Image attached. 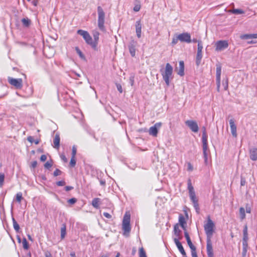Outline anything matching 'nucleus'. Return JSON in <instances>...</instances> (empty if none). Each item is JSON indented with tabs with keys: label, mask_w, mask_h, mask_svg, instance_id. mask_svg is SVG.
Returning <instances> with one entry per match:
<instances>
[{
	"label": "nucleus",
	"mask_w": 257,
	"mask_h": 257,
	"mask_svg": "<svg viewBox=\"0 0 257 257\" xmlns=\"http://www.w3.org/2000/svg\"><path fill=\"white\" fill-rule=\"evenodd\" d=\"M215 224L208 217L207 222L204 225V230L207 236V240L211 239L214 230Z\"/></svg>",
	"instance_id": "f257e3e1"
},
{
	"label": "nucleus",
	"mask_w": 257,
	"mask_h": 257,
	"mask_svg": "<svg viewBox=\"0 0 257 257\" xmlns=\"http://www.w3.org/2000/svg\"><path fill=\"white\" fill-rule=\"evenodd\" d=\"M98 13V27L99 29L104 32L105 31L104 27L105 13L100 6L97 7Z\"/></svg>",
	"instance_id": "f03ea898"
},
{
	"label": "nucleus",
	"mask_w": 257,
	"mask_h": 257,
	"mask_svg": "<svg viewBox=\"0 0 257 257\" xmlns=\"http://www.w3.org/2000/svg\"><path fill=\"white\" fill-rule=\"evenodd\" d=\"M173 73V67L169 64L167 63L166 65L165 70L162 73L163 78L167 86L170 84L169 79Z\"/></svg>",
	"instance_id": "7ed1b4c3"
},
{
	"label": "nucleus",
	"mask_w": 257,
	"mask_h": 257,
	"mask_svg": "<svg viewBox=\"0 0 257 257\" xmlns=\"http://www.w3.org/2000/svg\"><path fill=\"white\" fill-rule=\"evenodd\" d=\"M130 219V215L125 213L122 221V230L124 231V235H125L126 233H128L131 231Z\"/></svg>",
	"instance_id": "20e7f679"
},
{
	"label": "nucleus",
	"mask_w": 257,
	"mask_h": 257,
	"mask_svg": "<svg viewBox=\"0 0 257 257\" xmlns=\"http://www.w3.org/2000/svg\"><path fill=\"white\" fill-rule=\"evenodd\" d=\"M77 33L83 37L87 44L92 47V39L88 32L83 30H78Z\"/></svg>",
	"instance_id": "39448f33"
},
{
	"label": "nucleus",
	"mask_w": 257,
	"mask_h": 257,
	"mask_svg": "<svg viewBox=\"0 0 257 257\" xmlns=\"http://www.w3.org/2000/svg\"><path fill=\"white\" fill-rule=\"evenodd\" d=\"M8 82L12 85L15 86L17 89H21L23 87V80L21 78H13L8 77Z\"/></svg>",
	"instance_id": "423d86ee"
},
{
	"label": "nucleus",
	"mask_w": 257,
	"mask_h": 257,
	"mask_svg": "<svg viewBox=\"0 0 257 257\" xmlns=\"http://www.w3.org/2000/svg\"><path fill=\"white\" fill-rule=\"evenodd\" d=\"M203 49V45L201 41H198L197 53L196 59V63L197 66L199 65L202 58V50Z\"/></svg>",
	"instance_id": "0eeeda50"
},
{
	"label": "nucleus",
	"mask_w": 257,
	"mask_h": 257,
	"mask_svg": "<svg viewBox=\"0 0 257 257\" xmlns=\"http://www.w3.org/2000/svg\"><path fill=\"white\" fill-rule=\"evenodd\" d=\"M215 46V50L216 51H221L228 47V43L226 41L220 40L216 43Z\"/></svg>",
	"instance_id": "6e6552de"
},
{
	"label": "nucleus",
	"mask_w": 257,
	"mask_h": 257,
	"mask_svg": "<svg viewBox=\"0 0 257 257\" xmlns=\"http://www.w3.org/2000/svg\"><path fill=\"white\" fill-rule=\"evenodd\" d=\"M162 124V123L160 122L156 123L153 126L150 128L149 130V134L153 137H157L158 130L161 127Z\"/></svg>",
	"instance_id": "1a4fd4ad"
},
{
	"label": "nucleus",
	"mask_w": 257,
	"mask_h": 257,
	"mask_svg": "<svg viewBox=\"0 0 257 257\" xmlns=\"http://www.w3.org/2000/svg\"><path fill=\"white\" fill-rule=\"evenodd\" d=\"M178 39L181 42L190 43L192 42L190 34L188 33H183L178 35Z\"/></svg>",
	"instance_id": "9d476101"
},
{
	"label": "nucleus",
	"mask_w": 257,
	"mask_h": 257,
	"mask_svg": "<svg viewBox=\"0 0 257 257\" xmlns=\"http://www.w3.org/2000/svg\"><path fill=\"white\" fill-rule=\"evenodd\" d=\"M221 74V66L220 65H216V81L217 84V90L219 91Z\"/></svg>",
	"instance_id": "9b49d317"
},
{
	"label": "nucleus",
	"mask_w": 257,
	"mask_h": 257,
	"mask_svg": "<svg viewBox=\"0 0 257 257\" xmlns=\"http://www.w3.org/2000/svg\"><path fill=\"white\" fill-rule=\"evenodd\" d=\"M185 124L193 132H198L199 130V127L195 121L192 120H188L185 121Z\"/></svg>",
	"instance_id": "f8f14e48"
},
{
	"label": "nucleus",
	"mask_w": 257,
	"mask_h": 257,
	"mask_svg": "<svg viewBox=\"0 0 257 257\" xmlns=\"http://www.w3.org/2000/svg\"><path fill=\"white\" fill-rule=\"evenodd\" d=\"M92 35L94 38V41L92 40V48L96 50L99 40V33L97 30H93L92 31Z\"/></svg>",
	"instance_id": "ddd939ff"
},
{
	"label": "nucleus",
	"mask_w": 257,
	"mask_h": 257,
	"mask_svg": "<svg viewBox=\"0 0 257 257\" xmlns=\"http://www.w3.org/2000/svg\"><path fill=\"white\" fill-rule=\"evenodd\" d=\"M189 197L192 203H193L194 207L195 208L197 212H199V207L198 203V199L196 196L195 193L190 194Z\"/></svg>",
	"instance_id": "4468645a"
},
{
	"label": "nucleus",
	"mask_w": 257,
	"mask_h": 257,
	"mask_svg": "<svg viewBox=\"0 0 257 257\" xmlns=\"http://www.w3.org/2000/svg\"><path fill=\"white\" fill-rule=\"evenodd\" d=\"M206 250L208 257H214L211 239L207 240Z\"/></svg>",
	"instance_id": "2eb2a0df"
},
{
	"label": "nucleus",
	"mask_w": 257,
	"mask_h": 257,
	"mask_svg": "<svg viewBox=\"0 0 257 257\" xmlns=\"http://www.w3.org/2000/svg\"><path fill=\"white\" fill-rule=\"evenodd\" d=\"M136 45H137V42L134 40H132L130 43V44L128 46L130 53L132 57H134L136 55Z\"/></svg>",
	"instance_id": "dca6fc26"
},
{
	"label": "nucleus",
	"mask_w": 257,
	"mask_h": 257,
	"mask_svg": "<svg viewBox=\"0 0 257 257\" xmlns=\"http://www.w3.org/2000/svg\"><path fill=\"white\" fill-rule=\"evenodd\" d=\"M174 242L175 243L178 249L181 252V253L183 255V257L186 256V252L185 251L184 248L181 244V243L180 242L179 239L177 238H174Z\"/></svg>",
	"instance_id": "f3484780"
},
{
	"label": "nucleus",
	"mask_w": 257,
	"mask_h": 257,
	"mask_svg": "<svg viewBox=\"0 0 257 257\" xmlns=\"http://www.w3.org/2000/svg\"><path fill=\"white\" fill-rule=\"evenodd\" d=\"M249 157L250 159L252 161L257 160V148L253 147L249 149Z\"/></svg>",
	"instance_id": "a211bd4d"
},
{
	"label": "nucleus",
	"mask_w": 257,
	"mask_h": 257,
	"mask_svg": "<svg viewBox=\"0 0 257 257\" xmlns=\"http://www.w3.org/2000/svg\"><path fill=\"white\" fill-rule=\"evenodd\" d=\"M229 124L230 126L231 133L233 137H236L237 133H236V126L235 124L234 121L233 119H230L229 121Z\"/></svg>",
	"instance_id": "6ab92c4d"
},
{
	"label": "nucleus",
	"mask_w": 257,
	"mask_h": 257,
	"mask_svg": "<svg viewBox=\"0 0 257 257\" xmlns=\"http://www.w3.org/2000/svg\"><path fill=\"white\" fill-rule=\"evenodd\" d=\"M135 26L137 36L138 38H140L142 35V24L140 20L136 22Z\"/></svg>",
	"instance_id": "aec40b11"
},
{
	"label": "nucleus",
	"mask_w": 257,
	"mask_h": 257,
	"mask_svg": "<svg viewBox=\"0 0 257 257\" xmlns=\"http://www.w3.org/2000/svg\"><path fill=\"white\" fill-rule=\"evenodd\" d=\"M174 234L176 236V238H178L179 240L182 238V236L181 235L182 231L179 228V226L178 224H176L174 226Z\"/></svg>",
	"instance_id": "412c9836"
},
{
	"label": "nucleus",
	"mask_w": 257,
	"mask_h": 257,
	"mask_svg": "<svg viewBox=\"0 0 257 257\" xmlns=\"http://www.w3.org/2000/svg\"><path fill=\"white\" fill-rule=\"evenodd\" d=\"M177 74L181 76L184 75V63L183 61H180L179 63V68H176Z\"/></svg>",
	"instance_id": "4be33fe9"
},
{
	"label": "nucleus",
	"mask_w": 257,
	"mask_h": 257,
	"mask_svg": "<svg viewBox=\"0 0 257 257\" xmlns=\"http://www.w3.org/2000/svg\"><path fill=\"white\" fill-rule=\"evenodd\" d=\"M60 138L59 135L58 134H56L55 136V137L53 139V143H54V148L57 149H58L60 147Z\"/></svg>",
	"instance_id": "5701e85b"
},
{
	"label": "nucleus",
	"mask_w": 257,
	"mask_h": 257,
	"mask_svg": "<svg viewBox=\"0 0 257 257\" xmlns=\"http://www.w3.org/2000/svg\"><path fill=\"white\" fill-rule=\"evenodd\" d=\"M184 236L186 239L187 243L189 247L190 248L191 250H192V249L196 248V247L193 244L190 238L189 235L187 231H184Z\"/></svg>",
	"instance_id": "b1692460"
},
{
	"label": "nucleus",
	"mask_w": 257,
	"mask_h": 257,
	"mask_svg": "<svg viewBox=\"0 0 257 257\" xmlns=\"http://www.w3.org/2000/svg\"><path fill=\"white\" fill-rule=\"evenodd\" d=\"M240 38L241 39H256L257 38V33L242 35L240 36Z\"/></svg>",
	"instance_id": "393cba45"
},
{
	"label": "nucleus",
	"mask_w": 257,
	"mask_h": 257,
	"mask_svg": "<svg viewBox=\"0 0 257 257\" xmlns=\"http://www.w3.org/2000/svg\"><path fill=\"white\" fill-rule=\"evenodd\" d=\"M100 203L101 200L100 198H95L92 200L91 204L95 208L98 209L99 207Z\"/></svg>",
	"instance_id": "a878e982"
},
{
	"label": "nucleus",
	"mask_w": 257,
	"mask_h": 257,
	"mask_svg": "<svg viewBox=\"0 0 257 257\" xmlns=\"http://www.w3.org/2000/svg\"><path fill=\"white\" fill-rule=\"evenodd\" d=\"M202 141L203 151H208L207 139H206L205 136L202 138Z\"/></svg>",
	"instance_id": "bb28decb"
},
{
	"label": "nucleus",
	"mask_w": 257,
	"mask_h": 257,
	"mask_svg": "<svg viewBox=\"0 0 257 257\" xmlns=\"http://www.w3.org/2000/svg\"><path fill=\"white\" fill-rule=\"evenodd\" d=\"M239 217L241 220H243L245 218V211L243 207H241L239 209Z\"/></svg>",
	"instance_id": "cd10ccee"
},
{
	"label": "nucleus",
	"mask_w": 257,
	"mask_h": 257,
	"mask_svg": "<svg viewBox=\"0 0 257 257\" xmlns=\"http://www.w3.org/2000/svg\"><path fill=\"white\" fill-rule=\"evenodd\" d=\"M187 185H188V189L189 190V194H192V193H195V191L194 190L193 186L192 185L191 181L190 179H188V180Z\"/></svg>",
	"instance_id": "c85d7f7f"
},
{
	"label": "nucleus",
	"mask_w": 257,
	"mask_h": 257,
	"mask_svg": "<svg viewBox=\"0 0 257 257\" xmlns=\"http://www.w3.org/2000/svg\"><path fill=\"white\" fill-rule=\"evenodd\" d=\"M66 233V226L65 224H63L61 228V238L63 239Z\"/></svg>",
	"instance_id": "c756f323"
},
{
	"label": "nucleus",
	"mask_w": 257,
	"mask_h": 257,
	"mask_svg": "<svg viewBox=\"0 0 257 257\" xmlns=\"http://www.w3.org/2000/svg\"><path fill=\"white\" fill-rule=\"evenodd\" d=\"M22 22L24 27H28L31 24V20L28 18H23L22 20Z\"/></svg>",
	"instance_id": "7c9ffc66"
},
{
	"label": "nucleus",
	"mask_w": 257,
	"mask_h": 257,
	"mask_svg": "<svg viewBox=\"0 0 257 257\" xmlns=\"http://www.w3.org/2000/svg\"><path fill=\"white\" fill-rule=\"evenodd\" d=\"M228 12L236 14V15H239V14H244V11L242 10L241 9H233L230 10L228 11Z\"/></svg>",
	"instance_id": "2f4dec72"
},
{
	"label": "nucleus",
	"mask_w": 257,
	"mask_h": 257,
	"mask_svg": "<svg viewBox=\"0 0 257 257\" xmlns=\"http://www.w3.org/2000/svg\"><path fill=\"white\" fill-rule=\"evenodd\" d=\"M12 220H13V227H14L15 230L16 231V232H19V231L20 230L19 225L17 222L16 220H15V219L14 217L12 218Z\"/></svg>",
	"instance_id": "473e14b6"
},
{
	"label": "nucleus",
	"mask_w": 257,
	"mask_h": 257,
	"mask_svg": "<svg viewBox=\"0 0 257 257\" xmlns=\"http://www.w3.org/2000/svg\"><path fill=\"white\" fill-rule=\"evenodd\" d=\"M209 153V151H203V158L204 159V163L206 165H207L208 164V156Z\"/></svg>",
	"instance_id": "72a5a7b5"
},
{
	"label": "nucleus",
	"mask_w": 257,
	"mask_h": 257,
	"mask_svg": "<svg viewBox=\"0 0 257 257\" xmlns=\"http://www.w3.org/2000/svg\"><path fill=\"white\" fill-rule=\"evenodd\" d=\"M23 199L22 196V193L21 192H18L16 195V200L19 203H21L22 200Z\"/></svg>",
	"instance_id": "f704fd0d"
},
{
	"label": "nucleus",
	"mask_w": 257,
	"mask_h": 257,
	"mask_svg": "<svg viewBox=\"0 0 257 257\" xmlns=\"http://www.w3.org/2000/svg\"><path fill=\"white\" fill-rule=\"evenodd\" d=\"M248 234L243 235L242 238V245L248 246Z\"/></svg>",
	"instance_id": "c9c22d12"
},
{
	"label": "nucleus",
	"mask_w": 257,
	"mask_h": 257,
	"mask_svg": "<svg viewBox=\"0 0 257 257\" xmlns=\"http://www.w3.org/2000/svg\"><path fill=\"white\" fill-rule=\"evenodd\" d=\"M27 140L31 143L34 142L36 145H38L39 143V140H34L32 136L28 137L27 138Z\"/></svg>",
	"instance_id": "e433bc0d"
},
{
	"label": "nucleus",
	"mask_w": 257,
	"mask_h": 257,
	"mask_svg": "<svg viewBox=\"0 0 257 257\" xmlns=\"http://www.w3.org/2000/svg\"><path fill=\"white\" fill-rule=\"evenodd\" d=\"M139 257H147L143 247H141L139 249Z\"/></svg>",
	"instance_id": "4c0bfd02"
},
{
	"label": "nucleus",
	"mask_w": 257,
	"mask_h": 257,
	"mask_svg": "<svg viewBox=\"0 0 257 257\" xmlns=\"http://www.w3.org/2000/svg\"><path fill=\"white\" fill-rule=\"evenodd\" d=\"M23 246L24 249H27L29 248V244L26 238H24L22 241Z\"/></svg>",
	"instance_id": "58836bf2"
},
{
	"label": "nucleus",
	"mask_w": 257,
	"mask_h": 257,
	"mask_svg": "<svg viewBox=\"0 0 257 257\" xmlns=\"http://www.w3.org/2000/svg\"><path fill=\"white\" fill-rule=\"evenodd\" d=\"M179 222L180 225H183V224H186L185 218L182 214L179 215Z\"/></svg>",
	"instance_id": "ea45409f"
},
{
	"label": "nucleus",
	"mask_w": 257,
	"mask_h": 257,
	"mask_svg": "<svg viewBox=\"0 0 257 257\" xmlns=\"http://www.w3.org/2000/svg\"><path fill=\"white\" fill-rule=\"evenodd\" d=\"M248 246L242 245V256L246 257Z\"/></svg>",
	"instance_id": "a19ab883"
},
{
	"label": "nucleus",
	"mask_w": 257,
	"mask_h": 257,
	"mask_svg": "<svg viewBox=\"0 0 257 257\" xmlns=\"http://www.w3.org/2000/svg\"><path fill=\"white\" fill-rule=\"evenodd\" d=\"M75 50L80 58H81L82 59L85 58L84 55L83 54L82 52L81 51V50L79 49L78 47H75Z\"/></svg>",
	"instance_id": "79ce46f5"
},
{
	"label": "nucleus",
	"mask_w": 257,
	"mask_h": 257,
	"mask_svg": "<svg viewBox=\"0 0 257 257\" xmlns=\"http://www.w3.org/2000/svg\"><path fill=\"white\" fill-rule=\"evenodd\" d=\"M52 161L51 160L50 161H47L45 164H44V167L47 169H49L52 166Z\"/></svg>",
	"instance_id": "37998d69"
},
{
	"label": "nucleus",
	"mask_w": 257,
	"mask_h": 257,
	"mask_svg": "<svg viewBox=\"0 0 257 257\" xmlns=\"http://www.w3.org/2000/svg\"><path fill=\"white\" fill-rule=\"evenodd\" d=\"M76 160L75 158L71 157V160L70 162V166L72 167H74L76 165Z\"/></svg>",
	"instance_id": "c03bdc74"
},
{
	"label": "nucleus",
	"mask_w": 257,
	"mask_h": 257,
	"mask_svg": "<svg viewBox=\"0 0 257 257\" xmlns=\"http://www.w3.org/2000/svg\"><path fill=\"white\" fill-rule=\"evenodd\" d=\"M5 179V175L4 174H0V187H1L4 183Z\"/></svg>",
	"instance_id": "a18cd8bd"
},
{
	"label": "nucleus",
	"mask_w": 257,
	"mask_h": 257,
	"mask_svg": "<svg viewBox=\"0 0 257 257\" xmlns=\"http://www.w3.org/2000/svg\"><path fill=\"white\" fill-rule=\"evenodd\" d=\"M76 152H77L76 148L75 146H73L72 147V154H71L72 156H71V157L75 158V156H76Z\"/></svg>",
	"instance_id": "49530a36"
},
{
	"label": "nucleus",
	"mask_w": 257,
	"mask_h": 257,
	"mask_svg": "<svg viewBox=\"0 0 257 257\" xmlns=\"http://www.w3.org/2000/svg\"><path fill=\"white\" fill-rule=\"evenodd\" d=\"M67 202L70 204H74L77 202V199L75 198H72L68 200Z\"/></svg>",
	"instance_id": "de8ad7c7"
},
{
	"label": "nucleus",
	"mask_w": 257,
	"mask_h": 257,
	"mask_svg": "<svg viewBox=\"0 0 257 257\" xmlns=\"http://www.w3.org/2000/svg\"><path fill=\"white\" fill-rule=\"evenodd\" d=\"M205 136L206 139H207V135L206 131V128L205 126L202 127V138H203L204 136Z\"/></svg>",
	"instance_id": "09e8293b"
},
{
	"label": "nucleus",
	"mask_w": 257,
	"mask_h": 257,
	"mask_svg": "<svg viewBox=\"0 0 257 257\" xmlns=\"http://www.w3.org/2000/svg\"><path fill=\"white\" fill-rule=\"evenodd\" d=\"M62 172L58 169H56L54 172L53 175L54 176H57L61 175Z\"/></svg>",
	"instance_id": "8fccbe9b"
},
{
	"label": "nucleus",
	"mask_w": 257,
	"mask_h": 257,
	"mask_svg": "<svg viewBox=\"0 0 257 257\" xmlns=\"http://www.w3.org/2000/svg\"><path fill=\"white\" fill-rule=\"evenodd\" d=\"M196 249V248H194V249H192V250H191L192 257H198Z\"/></svg>",
	"instance_id": "3c124183"
},
{
	"label": "nucleus",
	"mask_w": 257,
	"mask_h": 257,
	"mask_svg": "<svg viewBox=\"0 0 257 257\" xmlns=\"http://www.w3.org/2000/svg\"><path fill=\"white\" fill-rule=\"evenodd\" d=\"M245 209L246 212L248 213H250L251 212V207H250L249 205L248 204H246L245 205Z\"/></svg>",
	"instance_id": "603ef678"
},
{
	"label": "nucleus",
	"mask_w": 257,
	"mask_h": 257,
	"mask_svg": "<svg viewBox=\"0 0 257 257\" xmlns=\"http://www.w3.org/2000/svg\"><path fill=\"white\" fill-rule=\"evenodd\" d=\"M223 85L224 86V89L227 90L228 88V80L226 79L225 81L223 80Z\"/></svg>",
	"instance_id": "864d4df0"
},
{
	"label": "nucleus",
	"mask_w": 257,
	"mask_h": 257,
	"mask_svg": "<svg viewBox=\"0 0 257 257\" xmlns=\"http://www.w3.org/2000/svg\"><path fill=\"white\" fill-rule=\"evenodd\" d=\"M56 184L59 186H63L65 185V182L64 181H59L56 183Z\"/></svg>",
	"instance_id": "5fc2aeb1"
},
{
	"label": "nucleus",
	"mask_w": 257,
	"mask_h": 257,
	"mask_svg": "<svg viewBox=\"0 0 257 257\" xmlns=\"http://www.w3.org/2000/svg\"><path fill=\"white\" fill-rule=\"evenodd\" d=\"M179 41V39H178V36L176 38H173L172 44L174 45L177 43L178 41Z\"/></svg>",
	"instance_id": "6e6d98bb"
},
{
	"label": "nucleus",
	"mask_w": 257,
	"mask_h": 257,
	"mask_svg": "<svg viewBox=\"0 0 257 257\" xmlns=\"http://www.w3.org/2000/svg\"><path fill=\"white\" fill-rule=\"evenodd\" d=\"M248 234L247 233V225H245L243 229V235H246Z\"/></svg>",
	"instance_id": "4d7b16f0"
},
{
	"label": "nucleus",
	"mask_w": 257,
	"mask_h": 257,
	"mask_svg": "<svg viewBox=\"0 0 257 257\" xmlns=\"http://www.w3.org/2000/svg\"><path fill=\"white\" fill-rule=\"evenodd\" d=\"M116 87H117L118 91L120 93L122 92V88L121 85L120 84H116Z\"/></svg>",
	"instance_id": "13d9d810"
},
{
	"label": "nucleus",
	"mask_w": 257,
	"mask_h": 257,
	"mask_svg": "<svg viewBox=\"0 0 257 257\" xmlns=\"http://www.w3.org/2000/svg\"><path fill=\"white\" fill-rule=\"evenodd\" d=\"M141 9V6L139 5H136L134 8V11L135 12H138Z\"/></svg>",
	"instance_id": "bf43d9fd"
},
{
	"label": "nucleus",
	"mask_w": 257,
	"mask_h": 257,
	"mask_svg": "<svg viewBox=\"0 0 257 257\" xmlns=\"http://www.w3.org/2000/svg\"><path fill=\"white\" fill-rule=\"evenodd\" d=\"M103 214L104 216H105L106 218H108V219L111 218L112 217L111 215L107 212H103Z\"/></svg>",
	"instance_id": "052dcab7"
},
{
	"label": "nucleus",
	"mask_w": 257,
	"mask_h": 257,
	"mask_svg": "<svg viewBox=\"0 0 257 257\" xmlns=\"http://www.w3.org/2000/svg\"><path fill=\"white\" fill-rule=\"evenodd\" d=\"M129 81H130V83L131 84V86H133L134 83V77L131 76L130 77Z\"/></svg>",
	"instance_id": "680f3d73"
},
{
	"label": "nucleus",
	"mask_w": 257,
	"mask_h": 257,
	"mask_svg": "<svg viewBox=\"0 0 257 257\" xmlns=\"http://www.w3.org/2000/svg\"><path fill=\"white\" fill-rule=\"evenodd\" d=\"M47 160V156L45 155H42L40 157V160L44 162Z\"/></svg>",
	"instance_id": "e2e57ef3"
},
{
	"label": "nucleus",
	"mask_w": 257,
	"mask_h": 257,
	"mask_svg": "<svg viewBox=\"0 0 257 257\" xmlns=\"http://www.w3.org/2000/svg\"><path fill=\"white\" fill-rule=\"evenodd\" d=\"M37 165V162L36 161H33L31 163V167L35 168Z\"/></svg>",
	"instance_id": "0e129e2a"
},
{
	"label": "nucleus",
	"mask_w": 257,
	"mask_h": 257,
	"mask_svg": "<svg viewBox=\"0 0 257 257\" xmlns=\"http://www.w3.org/2000/svg\"><path fill=\"white\" fill-rule=\"evenodd\" d=\"M246 181L244 178H241L240 181V185L241 186H244L245 184Z\"/></svg>",
	"instance_id": "69168bd1"
},
{
	"label": "nucleus",
	"mask_w": 257,
	"mask_h": 257,
	"mask_svg": "<svg viewBox=\"0 0 257 257\" xmlns=\"http://www.w3.org/2000/svg\"><path fill=\"white\" fill-rule=\"evenodd\" d=\"M73 189V187L67 186L65 187V189L66 191H69Z\"/></svg>",
	"instance_id": "338daca9"
},
{
	"label": "nucleus",
	"mask_w": 257,
	"mask_h": 257,
	"mask_svg": "<svg viewBox=\"0 0 257 257\" xmlns=\"http://www.w3.org/2000/svg\"><path fill=\"white\" fill-rule=\"evenodd\" d=\"M45 257H53L51 253L49 251H46L45 253Z\"/></svg>",
	"instance_id": "774afa93"
}]
</instances>
